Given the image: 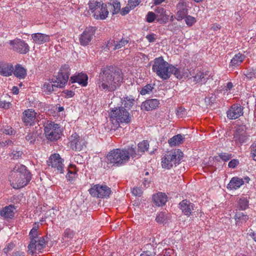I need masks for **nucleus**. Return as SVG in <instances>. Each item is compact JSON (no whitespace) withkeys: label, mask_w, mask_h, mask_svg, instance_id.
<instances>
[{"label":"nucleus","mask_w":256,"mask_h":256,"mask_svg":"<svg viewBox=\"0 0 256 256\" xmlns=\"http://www.w3.org/2000/svg\"><path fill=\"white\" fill-rule=\"evenodd\" d=\"M246 58L244 54L238 52L232 58L229 64V67L234 69L240 66Z\"/></svg>","instance_id":"4be33fe9"},{"label":"nucleus","mask_w":256,"mask_h":256,"mask_svg":"<svg viewBox=\"0 0 256 256\" xmlns=\"http://www.w3.org/2000/svg\"><path fill=\"white\" fill-rule=\"evenodd\" d=\"M170 64L165 61L162 56L156 58L153 60L152 72L163 80H166L170 78L169 68Z\"/></svg>","instance_id":"39448f33"},{"label":"nucleus","mask_w":256,"mask_h":256,"mask_svg":"<svg viewBox=\"0 0 256 256\" xmlns=\"http://www.w3.org/2000/svg\"><path fill=\"white\" fill-rule=\"evenodd\" d=\"M108 7L113 8L112 11V14L118 13L120 10V4L117 0H112L110 3L108 4Z\"/></svg>","instance_id":"58836bf2"},{"label":"nucleus","mask_w":256,"mask_h":256,"mask_svg":"<svg viewBox=\"0 0 256 256\" xmlns=\"http://www.w3.org/2000/svg\"><path fill=\"white\" fill-rule=\"evenodd\" d=\"M156 35L154 34H148L146 36V39L150 42H152L155 41L156 40Z\"/></svg>","instance_id":"680f3d73"},{"label":"nucleus","mask_w":256,"mask_h":256,"mask_svg":"<svg viewBox=\"0 0 256 256\" xmlns=\"http://www.w3.org/2000/svg\"><path fill=\"white\" fill-rule=\"evenodd\" d=\"M152 200L155 204L160 206L166 204L167 201V196L164 193L158 192L154 194Z\"/></svg>","instance_id":"cd10ccee"},{"label":"nucleus","mask_w":256,"mask_h":256,"mask_svg":"<svg viewBox=\"0 0 256 256\" xmlns=\"http://www.w3.org/2000/svg\"><path fill=\"white\" fill-rule=\"evenodd\" d=\"M248 203L247 197L242 196L238 200V208L240 210H245L248 208Z\"/></svg>","instance_id":"f704fd0d"},{"label":"nucleus","mask_w":256,"mask_h":256,"mask_svg":"<svg viewBox=\"0 0 256 256\" xmlns=\"http://www.w3.org/2000/svg\"><path fill=\"white\" fill-rule=\"evenodd\" d=\"M185 18L186 23L188 26H192L196 22L195 18L192 16H186Z\"/></svg>","instance_id":"09e8293b"},{"label":"nucleus","mask_w":256,"mask_h":256,"mask_svg":"<svg viewBox=\"0 0 256 256\" xmlns=\"http://www.w3.org/2000/svg\"><path fill=\"white\" fill-rule=\"evenodd\" d=\"M149 147V144L147 140H143L142 142H140L138 144V152H141L143 154L145 152L148 150ZM137 155H140L138 153H137Z\"/></svg>","instance_id":"4c0bfd02"},{"label":"nucleus","mask_w":256,"mask_h":256,"mask_svg":"<svg viewBox=\"0 0 256 256\" xmlns=\"http://www.w3.org/2000/svg\"><path fill=\"white\" fill-rule=\"evenodd\" d=\"M45 245L44 239H41L38 240H30L28 246V253L30 254H34L42 252V250L45 248Z\"/></svg>","instance_id":"ddd939ff"},{"label":"nucleus","mask_w":256,"mask_h":256,"mask_svg":"<svg viewBox=\"0 0 256 256\" xmlns=\"http://www.w3.org/2000/svg\"><path fill=\"white\" fill-rule=\"evenodd\" d=\"M140 2V0H130L129 2L130 7H132V8H134L136 6L139 4Z\"/></svg>","instance_id":"0e129e2a"},{"label":"nucleus","mask_w":256,"mask_h":256,"mask_svg":"<svg viewBox=\"0 0 256 256\" xmlns=\"http://www.w3.org/2000/svg\"><path fill=\"white\" fill-rule=\"evenodd\" d=\"M12 105L10 102H6L5 100L0 101V107L5 109H8Z\"/></svg>","instance_id":"4d7b16f0"},{"label":"nucleus","mask_w":256,"mask_h":256,"mask_svg":"<svg viewBox=\"0 0 256 256\" xmlns=\"http://www.w3.org/2000/svg\"><path fill=\"white\" fill-rule=\"evenodd\" d=\"M184 138L180 134L172 136L168 140V144L171 146L180 145L183 143Z\"/></svg>","instance_id":"c756f323"},{"label":"nucleus","mask_w":256,"mask_h":256,"mask_svg":"<svg viewBox=\"0 0 256 256\" xmlns=\"http://www.w3.org/2000/svg\"><path fill=\"white\" fill-rule=\"evenodd\" d=\"M239 164V162L236 159H233L231 160L228 164V166L230 168H235Z\"/></svg>","instance_id":"6e6d98bb"},{"label":"nucleus","mask_w":256,"mask_h":256,"mask_svg":"<svg viewBox=\"0 0 256 256\" xmlns=\"http://www.w3.org/2000/svg\"><path fill=\"white\" fill-rule=\"evenodd\" d=\"M250 180V179L248 176L244 177L243 178H240L237 176L233 177L230 180L227 188L231 190H236L245 183H248Z\"/></svg>","instance_id":"a211bd4d"},{"label":"nucleus","mask_w":256,"mask_h":256,"mask_svg":"<svg viewBox=\"0 0 256 256\" xmlns=\"http://www.w3.org/2000/svg\"><path fill=\"white\" fill-rule=\"evenodd\" d=\"M177 115L178 116L182 117L185 114V108L180 107L177 110Z\"/></svg>","instance_id":"e2e57ef3"},{"label":"nucleus","mask_w":256,"mask_h":256,"mask_svg":"<svg viewBox=\"0 0 256 256\" xmlns=\"http://www.w3.org/2000/svg\"><path fill=\"white\" fill-rule=\"evenodd\" d=\"M248 218V216L243 212H236L234 216L236 224H238L239 222H245Z\"/></svg>","instance_id":"72a5a7b5"},{"label":"nucleus","mask_w":256,"mask_h":256,"mask_svg":"<svg viewBox=\"0 0 256 256\" xmlns=\"http://www.w3.org/2000/svg\"><path fill=\"white\" fill-rule=\"evenodd\" d=\"M134 100L132 96H126L124 98L122 104L125 108L130 109L134 105Z\"/></svg>","instance_id":"e433bc0d"},{"label":"nucleus","mask_w":256,"mask_h":256,"mask_svg":"<svg viewBox=\"0 0 256 256\" xmlns=\"http://www.w3.org/2000/svg\"><path fill=\"white\" fill-rule=\"evenodd\" d=\"M159 100L157 99H149L144 102L142 105V109L146 110H152L156 108L159 105Z\"/></svg>","instance_id":"5701e85b"},{"label":"nucleus","mask_w":256,"mask_h":256,"mask_svg":"<svg viewBox=\"0 0 256 256\" xmlns=\"http://www.w3.org/2000/svg\"><path fill=\"white\" fill-rule=\"evenodd\" d=\"M11 48L14 50L22 54H26L30 50L28 44L24 40L16 38L9 42Z\"/></svg>","instance_id":"9b49d317"},{"label":"nucleus","mask_w":256,"mask_h":256,"mask_svg":"<svg viewBox=\"0 0 256 256\" xmlns=\"http://www.w3.org/2000/svg\"><path fill=\"white\" fill-rule=\"evenodd\" d=\"M22 154L23 153L21 150L16 148V150H13L11 156L13 159L18 160L22 156Z\"/></svg>","instance_id":"a18cd8bd"},{"label":"nucleus","mask_w":256,"mask_h":256,"mask_svg":"<svg viewBox=\"0 0 256 256\" xmlns=\"http://www.w3.org/2000/svg\"><path fill=\"white\" fill-rule=\"evenodd\" d=\"M88 76L84 72L78 73L70 77V82L71 83L78 82L83 86L88 84Z\"/></svg>","instance_id":"412c9836"},{"label":"nucleus","mask_w":256,"mask_h":256,"mask_svg":"<svg viewBox=\"0 0 256 256\" xmlns=\"http://www.w3.org/2000/svg\"><path fill=\"white\" fill-rule=\"evenodd\" d=\"M96 32V28L92 26L86 28L80 37V42L82 46L88 45L92 40Z\"/></svg>","instance_id":"2eb2a0df"},{"label":"nucleus","mask_w":256,"mask_h":256,"mask_svg":"<svg viewBox=\"0 0 256 256\" xmlns=\"http://www.w3.org/2000/svg\"><path fill=\"white\" fill-rule=\"evenodd\" d=\"M89 192L94 197L102 198L109 197L111 190L106 185L96 184L89 190Z\"/></svg>","instance_id":"1a4fd4ad"},{"label":"nucleus","mask_w":256,"mask_h":256,"mask_svg":"<svg viewBox=\"0 0 256 256\" xmlns=\"http://www.w3.org/2000/svg\"><path fill=\"white\" fill-rule=\"evenodd\" d=\"M248 136L246 134H234V140L237 146H241L242 144L246 142Z\"/></svg>","instance_id":"2f4dec72"},{"label":"nucleus","mask_w":256,"mask_h":256,"mask_svg":"<svg viewBox=\"0 0 256 256\" xmlns=\"http://www.w3.org/2000/svg\"><path fill=\"white\" fill-rule=\"evenodd\" d=\"M227 117L230 120H235L244 114V107L239 104H233L226 112Z\"/></svg>","instance_id":"dca6fc26"},{"label":"nucleus","mask_w":256,"mask_h":256,"mask_svg":"<svg viewBox=\"0 0 256 256\" xmlns=\"http://www.w3.org/2000/svg\"><path fill=\"white\" fill-rule=\"evenodd\" d=\"M137 155L136 144L127 146L124 148H116L110 151L106 156V162L114 166H120L125 164L130 158Z\"/></svg>","instance_id":"f03ea898"},{"label":"nucleus","mask_w":256,"mask_h":256,"mask_svg":"<svg viewBox=\"0 0 256 256\" xmlns=\"http://www.w3.org/2000/svg\"><path fill=\"white\" fill-rule=\"evenodd\" d=\"M59 83L56 82V78L54 80H52V82H45L42 87L43 91L47 94H50L54 90V88H60V86L58 85Z\"/></svg>","instance_id":"b1692460"},{"label":"nucleus","mask_w":256,"mask_h":256,"mask_svg":"<svg viewBox=\"0 0 256 256\" xmlns=\"http://www.w3.org/2000/svg\"><path fill=\"white\" fill-rule=\"evenodd\" d=\"M14 71V67L10 64L0 63V74L4 76H8L12 74Z\"/></svg>","instance_id":"a878e982"},{"label":"nucleus","mask_w":256,"mask_h":256,"mask_svg":"<svg viewBox=\"0 0 256 256\" xmlns=\"http://www.w3.org/2000/svg\"><path fill=\"white\" fill-rule=\"evenodd\" d=\"M140 256H153L152 252L149 251H145L143 252L140 254Z\"/></svg>","instance_id":"774afa93"},{"label":"nucleus","mask_w":256,"mask_h":256,"mask_svg":"<svg viewBox=\"0 0 256 256\" xmlns=\"http://www.w3.org/2000/svg\"><path fill=\"white\" fill-rule=\"evenodd\" d=\"M2 132L3 133L8 135L14 134L16 133L15 130H13L12 127L8 126L2 129Z\"/></svg>","instance_id":"8fccbe9b"},{"label":"nucleus","mask_w":256,"mask_h":256,"mask_svg":"<svg viewBox=\"0 0 256 256\" xmlns=\"http://www.w3.org/2000/svg\"><path fill=\"white\" fill-rule=\"evenodd\" d=\"M168 214L166 212H160L156 216V220L160 224H163L168 218Z\"/></svg>","instance_id":"a19ab883"},{"label":"nucleus","mask_w":256,"mask_h":256,"mask_svg":"<svg viewBox=\"0 0 256 256\" xmlns=\"http://www.w3.org/2000/svg\"><path fill=\"white\" fill-rule=\"evenodd\" d=\"M36 113L32 109H28L23 112L22 121L26 126H32L36 122Z\"/></svg>","instance_id":"6ab92c4d"},{"label":"nucleus","mask_w":256,"mask_h":256,"mask_svg":"<svg viewBox=\"0 0 256 256\" xmlns=\"http://www.w3.org/2000/svg\"><path fill=\"white\" fill-rule=\"evenodd\" d=\"M89 10L93 13L96 19L104 20L108 14L106 4L102 1L90 0L88 2Z\"/></svg>","instance_id":"0eeeda50"},{"label":"nucleus","mask_w":256,"mask_h":256,"mask_svg":"<svg viewBox=\"0 0 256 256\" xmlns=\"http://www.w3.org/2000/svg\"><path fill=\"white\" fill-rule=\"evenodd\" d=\"M32 179V174L26 167L22 164H17L10 172L9 180L11 186L15 189H19L26 186Z\"/></svg>","instance_id":"7ed1b4c3"},{"label":"nucleus","mask_w":256,"mask_h":256,"mask_svg":"<svg viewBox=\"0 0 256 256\" xmlns=\"http://www.w3.org/2000/svg\"><path fill=\"white\" fill-rule=\"evenodd\" d=\"M179 2L176 4V8L177 12L176 18L180 21L184 19L188 14V10L186 2L184 0H178Z\"/></svg>","instance_id":"aec40b11"},{"label":"nucleus","mask_w":256,"mask_h":256,"mask_svg":"<svg viewBox=\"0 0 256 256\" xmlns=\"http://www.w3.org/2000/svg\"><path fill=\"white\" fill-rule=\"evenodd\" d=\"M132 192L135 196H140L142 194V190L140 188L134 187L132 189Z\"/></svg>","instance_id":"3c124183"},{"label":"nucleus","mask_w":256,"mask_h":256,"mask_svg":"<svg viewBox=\"0 0 256 256\" xmlns=\"http://www.w3.org/2000/svg\"><path fill=\"white\" fill-rule=\"evenodd\" d=\"M182 157L183 153L178 149L170 152L162 158V166L165 169H170L179 164Z\"/></svg>","instance_id":"423d86ee"},{"label":"nucleus","mask_w":256,"mask_h":256,"mask_svg":"<svg viewBox=\"0 0 256 256\" xmlns=\"http://www.w3.org/2000/svg\"><path fill=\"white\" fill-rule=\"evenodd\" d=\"M116 38H114L112 39H110L107 42L106 47L108 50H114V48L115 47V45L116 44Z\"/></svg>","instance_id":"49530a36"},{"label":"nucleus","mask_w":256,"mask_h":256,"mask_svg":"<svg viewBox=\"0 0 256 256\" xmlns=\"http://www.w3.org/2000/svg\"><path fill=\"white\" fill-rule=\"evenodd\" d=\"M15 244L13 242H10L6 244V246L3 250L4 252L8 254L10 252L12 251L14 248Z\"/></svg>","instance_id":"de8ad7c7"},{"label":"nucleus","mask_w":256,"mask_h":256,"mask_svg":"<svg viewBox=\"0 0 256 256\" xmlns=\"http://www.w3.org/2000/svg\"><path fill=\"white\" fill-rule=\"evenodd\" d=\"M155 12L160 14L161 16H164L166 13V10L162 7L158 6L155 10Z\"/></svg>","instance_id":"052dcab7"},{"label":"nucleus","mask_w":256,"mask_h":256,"mask_svg":"<svg viewBox=\"0 0 256 256\" xmlns=\"http://www.w3.org/2000/svg\"><path fill=\"white\" fill-rule=\"evenodd\" d=\"M43 123L44 134L48 140L54 141L60 138L62 130L59 124L46 120H44Z\"/></svg>","instance_id":"6e6552de"},{"label":"nucleus","mask_w":256,"mask_h":256,"mask_svg":"<svg viewBox=\"0 0 256 256\" xmlns=\"http://www.w3.org/2000/svg\"><path fill=\"white\" fill-rule=\"evenodd\" d=\"M14 75L20 79L24 78L26 74V70L20 64L16 66L15 69H14Z\"/></svg>","instance_id":"7c9ffc66"},{"label":"nucleus","mask_w":256,"mask_h":256,"mask_svg":"<svg viewBox=\"0 0 256 256\" xmlns=\"http://www.w3.org/2000/svg\"><path fill=\"white\" fill-rule=\"evenodd\" d=\"M64 160L60 157L59 154H54L50 157L48 160V166H51L58 173H64Z\"/></svg>","instance_id":"9d476101"},{"label":"nucleus","mask_w":256,"mask_h":256,"mask_svg":"<svg viewBox=\"0 0 256 256\" xmlns=\"http://www.w3.org/2000/svg\"><path fill=\"white\" fill-rule=\"evenodd\" d=\"M246 134V128L244 126H238L236 129L234 134Z\"/></svg>","instance_id":"5fc2aeb1"},{"label":"nucleus","mask_w":256,"mask_h":256,"mask_svg":"<svg viewBox=\"0 0 256 256\" xmlns=\"http://www.w3.org/2000/svg\"><path fill=\"white\" fill-rule=\"evenodd\" d=\"M156 18V14L152 12H150L146 16V20L148 22H152Z\"/></svg>","instance_id":"603ef678"},{"label":"nucleus","mask_w":256,"mask_h":256,"mask_svg":"<svg viewBox=\"0 0 256 256\" xmlns=\"http://www.w3.org/2000/svg\"><path fill=\"white\" fill-rule=\"evenodd\" d=\"M70 69L68 64L62 66L60 72L56 76V82L59 83L60 88L63 87L67 82L70 74Z\"/></svg>","instance_id":"f8f14e48"},{"label":"nucleus","mask_w":256,"mask_h":256,"mask_svg":"<svg viewBox=\"0 0 256 256\" xmlns=\"http://www.w3.org/2000/svg\"><path fill=\"white\" fill-rule=\"evenodd\" d=\"M73 236V232L70 228H66L65 230L64 233V236L68 238H71Z\"/></svg>","instance_id":"bf43d9fd"},{"label":"nucleus","mask_w":256,"mask_h":256,"mask_svg":"<svg viewBox=\"0 0 256 256\" xmlns=\"http://www.w3.org/2000/svg\"><path fill=\"white\" fill-rule=\"evenodd\" d=\"M116 44L115 45V47L114 48V50H118L120 48H121L123 46H125L126 44H127L129 40H128L126 38H122L120 40L118 38L116 39Z\"/></svg>","instance_id":"ea45409f"},{"label":"nucleus","mask_w":256,"mask_h":256,"mask_svg":"<svg viewBox=\"0 0 256 256\" xmlns=\"http://www.w3.org/2000/svg\"><path fill=\"white\" fill-rule=\"evenodd\" d=\"M183 70L182 68H178L170 64L169 68V72L170 73V76L173 74L177 78L182 79L183 77H185L184 73L182 72ZM186 76H188L186 75Z\"/></svg>","instance_id":"c85d7f7f"},{"label":"nucleus","mask_w":256,"mask_h":256,"mask_svg":"<svg viewBox=\"0 0 256 256\" xmlns=\"http://www.w3.org/2000/svg\"><path fill=\"white\" fill-rule=\"evenodd\" d=\"M34 42L36 44H41L50 40V36L42 33L34 34L32 35Z\"/></svg>","instance_id":"bb28decb"},{"label":"nucleus","mask_w":256,"mask_h":256,"mask_svg":"<svg viewBox=\"0 0 256 256\" xmlns=\"http://www.w3.org/2000/svg\"><path fill=\"white\" fill-rule=\"evenodd\" d=\"M250 152L254 160H256V142L253 143L250 146Z\"/></svg>","instance_id":"864d4df0"},{"label":"nucleus","mask_w":256,"mask_h":256,"mask_svg":"<svg viewBox=\"0 0 256 256\" xmlns=\"http://www.w3.org/2000/svg\"><path fill=\"white\" fill-rule=\"evenodd\" d=\"M111 129L116 130L120 126V122L128 124L131 121L129 112L124 107L113 109L111 112Z\"/></svg>","instance_id":"20e7f679"},{"label":"nucleus","mask_w":256,"mask_h":256,"mask_svg":"<svg viewBox=\"0 0 256 256\" xmlns=\"http://www.w3.org/2000/svg\"><path fill=\"white\" fill-rule=\"evenodd\" d=\"M206 76V74L200 71L197 72L196 75L193 76L194 81L196 83H200L201 84L205 83L207 79Z\"/></svg>","instance_id":"c9c22d12"},{"label":"nucleus","mask_w":256,"mask_h":256,"mask_svg":"<svg viewBox=\"0 0 256 256\" xmlns=\"http://www.w3.org/2000/svg\"><path fill=\"white\" fill-rule=\"evenodd\" d=\"M76 174V172L74 173V175L72 174L70 175V174H67L66 176V178L68 181H72L75 178Z\"/></svg>","instance_id":"338daca9"},{"label":"nucleus","mask_w":256,"mask_h":256,"mask_svg":"<svg viewBox=\"0 0 256 256\" xmlns=\"http://www.w3.org/2000/svg\"><path fill=\"white\" fill-rule=\"evenodd\" d=\"M122 72L112 66H107L101 70L96 80L100 90L112 92L116 90L122 80Z\"/></svg>","instance_id":"f257e3e1"},{"label":"nucleus","mask_w":256,"mask_h":256,"mask_svg":"<svg viewBox=\"0 0 256 256\" xmlns=\"http://www.w3.org/2000/svg\"><path fill=\"white\" fill-rule=\"evenodd\" d=\"M70 148L76 151H80L86 146L85 140L74 132L69 138Z\"/></svg>","instance_id":"4468645a"},{"label":"nucleus","mask_w":256,"mask_h":256,"mask_svg":"<svg viewBox=\"0 0 256 256\" xmlns=\"http://www.w3.org/2000/svg\"><path fill=\"white\" fill-rule=\"evenodd\" d=\"M14 209L15 208L14 205L10 204L8 206H6L0 211V216L4 219H11L14 216Z\"/></svg>","instance_id":"393cba45"},{"label":"nucleus","mask_w":256,"mask_h":256,"mask_svg":"<svg viewBox=\"0 0 256 256\" xmlns=\"http://www.w3.org/2000/svg\"><path fill=\"white\" fill-rule=\"evenodd\" d=\"M153 86L151 84H148L142 88L140 92V93L142 95H145L146 94H148L152 91Z\"/></svg>","instance_id":"37998d69"},{"label":"nucleus","mask_w":256,"mask_h":256,"mask_svg":"<svg viewBox=\"0 0 256 256\" xmlns=\"http://www.w3.org/2000/svg\"><path fill=\"white\" fill-rule=\"evenodd\" d=\"M219 156L224 162L228 161L232 158V154L228 152H221L219 154Z\"/></svg>","instance_id":"c03bdc74"},{"label":"nucleus","mask_w":256,"mask_h":256,"mask_svg":"<svg viewBox=\"0 0 256 256\" xmlns=\"http://www.w3.org/2000/svg\"><path fill=\"white\" fill-rule=\"evenodd\" d=\"M38 226L35 225L30 230L29 234V237L30 240H40L41 239H44V237H41L38 236Z\"/></svg>","instance_id":"473e14b6"},{"label":"nucleus","mask_w":256,"mask_h":256,"mask_svg":"<svg viewBox=\"0 0 256 256\" xmlns=\"http://www.w3.org/2000/svg\"><path fill=\"white\" fill-rule=\"evenodd\" d=\"M36 138V134L34 132H29L26 136V140L30 144H34Z\"/></svg>","instance_id":"79ce46f5"},{"label":"nucleus","mask_w":256,"mask_h":256,"mask_svg":"<svg viewBox=\"0 0 256 256\" xmlns=\"http://www.w3.org/2000/svg\"><path fill=\"white\" fill-rule=\"evenodd\" d=\"M68 172L67 174H71L74 175V173L76 172V166L74 164H70L68 168Z\"/></svg>","instance_id":"13d9d810"},{"label":"nucleus","mask_w":256,"mask_h":256,"mask_svg":"<svg viewBox=\"0 0 256 256\" xmlns=\"http://www.w3.org/2000/svg\"><path fill=\"white\" fill-rule=\"evenodd\" d=\"M216 96L215 94H212L211 96L208 98H206V99L208 100L209 104H214L216 102Z\"/></svg>","instance_id":"69168bd1"},{"label":"nucleus","mask_w":256,"mask_h":256,"mask_svg":"<svg viewBox=\"0 0 256 256\" xmlns=\"http://www.w3.org/2000/svg\"><path fill=\"white\" fill-rule=\"evenodd\" d=\"M179 208L182 213L188 216L192 214L197 208L194 204L186 200H183L180 202Z\"/></svg>","instance_id":"f3484780"}]
</instances>
